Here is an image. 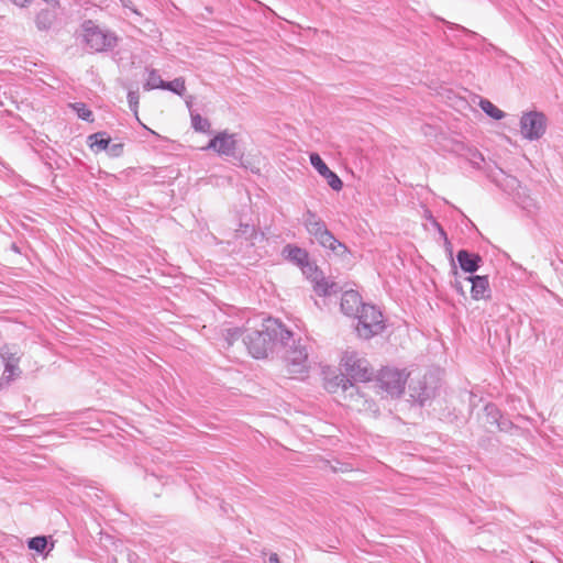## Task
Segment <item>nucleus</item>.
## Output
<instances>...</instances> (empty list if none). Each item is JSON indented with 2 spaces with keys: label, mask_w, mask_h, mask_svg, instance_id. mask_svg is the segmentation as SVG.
Listing matches in <instances>:
<instances>
[{
  "label": "nucleus",
  "mask_w": 563,
  "mask_h": 563,
  "mask_svg": "<svg viewBox=\"0 0 563 563\" xmlns=\"http://www.w3.org/2000/svg\"><path fill=\"white\" fill-rule=\"evenodd\" d=\"M290 339L291 331L277 319L267 318L261 329L247 332L243 336V343L254 358H265L276 346H287Z\"/></svg>",
  "instance_id": "1"
},
{
  "label": "nucleus",
  "mask_w": 563,
  "mask_h": 563,
  "mask_svg": "<svg viewBox=\"0 0 563 563\" xmlns=\"http://www.w3.org/2000/svg\"><path fill=\"white\" fill-rule=\"evenodd\" d=\"M341 366L345 374L335 376L336 387L343 391L354 389L355 386L349 377L358 382H369L373 377V369L368 361L355 351H345L341 358Z\"/></svg>",
  "instance_id": "2"
},
{
  "label": "nucleus",
  "mask_w": 563,
  "mask_h": 563,
  "mask_svg": "<svg viewBox=\"0 0 563 563\" xmlns=\"http://www.w3.org/2000/svg\"><path fill=\"white\" fill-rule=\"evenodd\" d=\"M355 318L357 319L355 329L358 336L363 339L377 335L385 328L382 312L373 305L363 303Z\"/></svg>",
  "instance_id": "3"
},
{
  "label": "nucleus",
  "mask_w": 563,
  "mask_h": 563,
  "mask_svg": "<svg viewBox=\"0 0 563 563\" xmlns=\"http://www.w3.org/2000/svg\"><path fill=\"white\" fill-rule=\"evenodd\" d=\"M82 32L86 45L93 52H103L117 45L114 33L102 30L91 20L82 23Z\"/></svg>",
  "instance_id": "4"
},
{
  "label": "nucleus",
  "mask_w": 563,
  "mask_h": 563,
  "mask_svg": "<svg viewBox=\"0 0 563 563\" xmlns=\"http://www.w3.org/2000/svg\"><path fill=\"white\" fill-rule=\"evenodd\" d=\"M285 361L290 374H303L308 372V346L306 340H295L292 336L288 342Z\"/></svg>",
  "instance_id": "5"
},
{
  "label": "nucleus",
  "mask_w": 563,
  "mask_h": 563,
  "mask_svg": "<svg viewBox=\"0 0 563 563\" xmlns=\"http://www.w3.org/2000/svg\"><path fill=\"white\" fill-rule=\"evenodd\" d=\"M547 131V117L539 111L525 112L520 118V132L523 139L537 141Z\"/></svg>",
  "instance_id": "6"
},
{
  "label": "nucleus",
  "mask_w": 563,
  "mask_h": 563,
  "mask_svg": "<svg viewBox=\"0 0 563 563\" xmlns=\"http://www.w3.org/2000/svg\"><path fill=\"white\" fill-rule=\"evenodd\" d=\"M407 376L404 371L384 368L380 371L377 384L391 397L400 396L405 390Z\"/></svg>",
  "instance_id": "7"
},
{
  "label": "nucleus",
  "mask_w": 563,
  "mask_h": 563,
  "mask_svg": "<svg viewBox=\"0 0 563 563\" xmlns=\"http://www.w3.org/2000/svg\"><path fill=\"white\" fill-rule=\"evenodd\" d=\"M437 380L433 375H424L417 380L411 379L409 395L421 407L435 396Z\"/></svg>",
  "instance_id": "8"
},
{
  "label": "nucleus",
  "mask_w": 563,
  "mask_h": 563,
  "mask_svg": "<svg viewBox=\"0 0 563 563\" xmlns=\"http://www.w3.org/2000/svg\"><path fill=\"white\" fill-rule=\"evenodd\" d=\"M238 146L236 134L227 131L219 132L202 150H213L222 156H235Z\"/></svg>",
  "instance_id": "9"
},
{
  "label": "nucleus",
  "mask_w": 563,
  "mask_h": 563,
  "mask_svg": "<svg viewBox=\"0 0 563 563\" xmlns=\"http://www.w3.org/2000/svg\"><path fill=\"white\" fill-rule=\"evenodd\" d=\"M472 284L471 296L474 300L488 299L490 287L488 276L473 275L466 278Z\"/></svg>",
  "instance_id": "10"
},
{
  "label": "nucleus",
  "mask_w": 563,
  "mask_h": 563,
  "mask_svg": "<svg viewBox=\"0 0 563 563\" xmlns=\"http://www.w3.org/2000/svg\"><path fill=\"white\" fill-rule=\"evenodd\" d=\"M456 261L463 272L473 274L479 268L483 258L479 254L460 250L456 254Z\"/></svg>",
  "instance_id": "11"
},
{
  "label": "nucleus",
  "mask_w": 563,
  "mask_h": 563,
  "mask_svg": "<svg viewBox=\"0 0 563 563\" xmlns=\"http://www.w3.org/2000/svg\"><path fill=\"white\" fill-rule=\"evenodd\" d=\"M316 241L324 249L330 250L338 256H345L349 254V249L345 244L340 242L329 230L323 231Z\"/></svg>",
  "instance_id": "12"
},
{
  "label": "nucleus",
  "mask_w": 563,
  "mask_h": 563,
  "mask_svg": "<svg viewBox=\"0 0 563 563\" xmlns=\"http://www.w3.org/2000/svg\"><path fill=\"white\" fill-rule=\"evenodd\" d=\"M363 305L361 296L354 291H345L341 298V310L344 314L355 317Z\"/></svg>",
  "instance_id": "13"
},
{
  "label": "nucleus",
  "mask_w": 563,
  "mask_h": 563,
  "mask_svg": "<svg viewBox=\"0 0 563 563\" xmlns=\"http://www.w3.org/2000/svg\"><path fill=\"white\" fill-rule=\"evenodd\" d=\"M302 220L306 230L314 239L328 230L325 223L311 210L305 212Z\"/></svg>",
  "instance_id": "14"
},
{
  "label": "nucleus",
  "mask_w": 563,
  "mask_h": 563,
  "mask_svg": "<svg viewBox=\"0 0 563 563\" xmlns=\"http://www.w3.org/2000/svg\"><path fill=\"white\" fill-rule=\"evenodd\" d=\"M282 254L287 261L294 263L298 267L307 263V260L309 258V254L305 249L294 244H287L284 246Z\"/></svg>",
  "instance_id": "15"
},
{
  "label": "nucleus",
  "mask_w": 563,
  "mask_h": 563,
  "mask_svg": "<svg viewBox=\"0 0 563 563\" xmlns=\"http://www.w3.org/2000/svg\"><path fill=\"white\" fill-rule=\"evenodd\" d=\"M313 290L319 296H331L338 294L341 290V287L338 283L329 280L323 277L322 274L316 278L313 282Z\"/></svg>",
  "instance_id": "16"
},
{
  "label": "nucleus",
  "mask_w": 563,
  "mask_h": 563,
  "mask_svg": "<svg viewBox=\"0 0 563 563\" xmlns=\"http://www.w3.org/2000/svg\"><path fill=\"white\" fill-rule=\"evenodd\" d=\"M91 150L96 152L107 151L111 139L106 132H98L88 137Z\"/></svg>",
  "instance_id": "17"
},
{
  "label": "nucleus",
  "mask_w": 563,
  "mask_h": 563,
  "mask_svg": "<svg viewBox=\"0 0 563 563\" xmlns=\"http://www.w3.org/2000/svg\"><path fill=\"white\" fill-rule=\"evenodd\" d=\"M165 80L158 75L156 69L148 70V78L143 85V89L146 91L154 89H163Z\"/></svg>",
  "instance_id": "18"
},
{
  "label": "nucleus",
  "mask_w": 563,
  "mask_h": 563,
  "mask_svg": "<svg viewBox=\"0 0 563 563\" xmlns=\"http://www.w3.org/2000/svg\"><path fill=\"white\" fill-rule=\"evenodd\" d=\"M54 21V14L49 10H42L35 18V24L38 30L45 31L51 27Z\"/></svg>",
  "instance_id": "19"
},
{
  "label": "nucleus",
  "mask_w": 563,
  "mask_h": 563,
  "mask_svg": "<svg viewBox=\"0 0 563 563\" xmlns=\"http://www.w3.org/2000/svg\"><path fill=\"white\" fill-rule=\"evenodd\" d=\"M479 107L487 115L495 120H500L505 117V113L487 99H482Z\"/></svg>",
  "instance_id": "20"
},
{
  "label": "nucleus",
  "mask_w": 563,
  "mask_h": 563,
  "mask_svg": "<svg viewBox=\"0 0 563 563\" xmlns=\"http://www.w3.org/2000/svg\"><path fill=\"white\" fill-rule=\"evenodd\" d=\"M191 125L197 132L208 133L210 130V122L208 119L202 118L198 113H191Z\"/></svg>",
  "instance_id": "21"
},
{
  "label": "nucleus",
  "mask_w": 563,
  "mask_h": 563,
  "mask_svg": "<svg viewBox=\"0 0 563 563\" xmlns=\"http://www.w3.org/2000/svg\"><path fill=\"white\" fill-rule=\"evenodd\" d=\"M163 90H169L176 95L183 96L186 90L185 80L179 77L172 81H165Z\"/></svg>",
  "instance_id": "22"
},
{
  "label": "nucleus",
  "mask_w": 563,
  "mask_h": 563,
  "mask_svg": "<svg viewBox=\"0 0 563 563\" xmlns=\"http://www.w3.org/2000/svg\"><path fill=\"white\" fill-rule=\"evenodd\" d=\"M71 108L77 113L78 118L91 122L93 121L92 112L87 108V106L82 102H76L71 104Z\"/></svg>",
  "instance_id": "23"
},
{
  "label": "nucleus",
  "mask_w": 563,
  "mask_h": 563,
  "mask_svg": "<svg viewBox=\"0 0 563 563\" xmlns=\"http://www.w3.org/2000/svg\"><path fill=\"white\" fill-rule=\"evenodd\" d=\"M300 269L302 271V274L307 276L311 282H313L316 278H318L322 273L318 269V267L310 262V260H307V263L300 266Z\"/></svg>",
  "instance_id": "24"
},
{
  "label": "nucleus",
  "mask_w": 563,
  "mask_h": 563,
  "mask_svg": "<svg viewBox=\"0 0 563 563\" xmlns=\"http://www.w3.org/2000/svg\"><path fill=\"white\" fill-rule=\"evenodd\" d=\"M242 334L243 330L238 327L227 328L222 332L228 345H232L240 336H242Z\"/></svg>",
  "instance_id": "25"
},
{
  "label": "nucleus",
  "mask_w": 563,
  "mask_h": 563,
  "mask_svg": "<svg viewBox=\"0 0 563 563\" xmlns=\"http://www.w3.org/2000/svg\"><path fill=\"white\" fill-rule=\"evenodd\" d=\"M27 545L31 550L42 553L47 547V539L43 536L33 537L27 541Z\"/></svg>",
  "instance_id": "26"
},
{
  "label": "nucleus",
  "mask_w": 563,
  "mask_h": 563,
  "mask_svg": "<svg viewBox=\"0 0 563 563\" xmlns=\"http://www.w3.org/2000/svg\"><path fill=\"white\" fill-rule=\"evenodd\" d=\"M309 158L311 165L321 176L325 175L330 169L318 153H311Z\"/></svg>",
  "instance_id": "27"
},
{
  "label": "nucleus",
  "mask_w": 563,
  "mask_h": 563,
  "mask_svg": "<svg viewBox=\"0 0 563 563\" xmlns=\"http://www.w3.org/2000/svg\"><path fill=\"white\" fill-rule=\"evenodd\" d=\"M322 177H324L328 181V185L335 191H339L342 189V186H343V183L342 180L340 179V177L334 173L332 172L331 169L328 170V173H325V175H323Z\"/></svg>",
  "instance_id": "28"
},
{
  "label": "nucleus",
  "mask_w": 563,
  "mask_h": 563,
  "mask_svg": "<svg viewBox=\"0 0 563 563\" xmlns=\"http://www.w3.org/2000/svg\"><path fill=\"white\" fill-rule=\"evenodd\" d=\"M139 91L137 90H129L128 92V102L131 111H133L135 114H137V108H139Z\"/></svg>",
  "instance_id": "29"
},
{
  "label": "nucleus",
  "mask_w": 563,
  "mask_h": 563,
  "mask_svg": "<svg viewBox=\"0 0 563 563\" xmlns=\"http://www.w3.org/2000/svg\"><path fill=\"white\" fill-rule=\"evenodd\" d=\"M18 371H19L18 366H15L11 363L5 364L3 375L8 383L13 379V376L16 375Z\"/></svg>",
  "instance_id": "30"
},
{
  "label": "nucleus",
  "mask_w": 563,
  "mask_h": 563,
  "mask_svg": "<svg viewBox=\"0 0 563 563\" xmlns=\"http://www.w3.org/2000/svg\"><path fill=\"white\" fill-rule=\"evenodd\" d=\"M107 152L111 156H120L123 152V145L121 143H109V146L107 148Z\"/></svg>",
  "instance_id": "31"
},
{
  "label": "nucleus",
  "mask_w": 563,
  "mask_h": 563,
  "mask_svg": "<svg viewBox=\"0 0 563 563\" xmlns=\"http://www.w3.org/2000/svg\"><path fill=\"white\" fill-rule=\"evenodd\" d=\"M470 162L474 167L481 168L484 163V157L479 152H474L471 154Z\"/></svg>",
  "instance_id": "32"
},
{
  "label": "nucleus",
  "mask_w": 563,
  "mask_h": 563,
  "mask_svg": "<svg viewBox=\"0 0 563 563\" xmlns=\"http://www.w3.org/2000/svg\"><path fill=\"white\" fill-rule=\"evenodd\" d=\"M449 27L461 30L463 33L467 34L471 37H476V38L481 37L476 32H473V31H471L464 26L457 25V24L450 23Z\"/></svg>",
  "instance_id": "33"
},
{
  "label": "nucleus",
  "mask_w": 563,
  "mask_h": 563,
  "mask_svg": "<svg viewBox=\"0 0 563 563\" xmlns=\"http://www.w3.org/2000/svg\"><path fill=\"white\" fill-rule=\"evenodd\" d=\"M268 563H279V558L276 553H272L268 558Z\"/></svg>",
  "instance_id": "34"
},
{
  "label": "nucleus",
  "mask_w": 563,
  "mask_h": 563,
  "mask_svg": "<svg viewBox=\"0 0 563 563\" xmlns=\"http://www.w3.org/2000/svg\"><path fill=\"white\" fill-rule=\"evenodd\" d=\"M12 2L19 7H25L29 0H12Z\"/></svg>",
  "instance_id": "35"
},
{
  "label": "nucleus",
  "mask_w": 563,
  "mask_h": 563,
  "mask_svg": "<svg viewBox=\"0 0 563 563\" xmlns=\"http://www.w3.org/2000/svg\"><path fill=\"white\" fill-rule=\"evenodd\" d=\"M455 287H456V289H457L459 291H461V292H462V287L460 286V283H459V282H456V283H455Z\"/></svg>",
  "instance_id": "36"
},
{
  "label": "nucleus",
  "mask_w": 563,
  "mask_h": 563,
  "mask_svg": "<svg viewBox=\"0 0 563 563\" xmlns=\"http://www.w3.org/2000/svg\"><path fill=\"white\" fill-rule=\"evenodd\" d=\"M3 387V380L0 378V390L2 389Z\"/></svg>",
  "instance_id": "37"
}]
</instances>
